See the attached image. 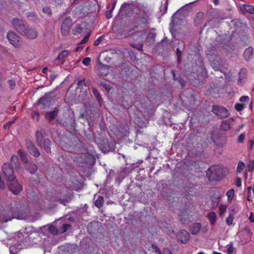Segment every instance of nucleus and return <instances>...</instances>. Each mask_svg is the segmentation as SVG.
Instances as JSON below:
<instances>
[{"label":"nucleus","instance_id":"obj_4","mask_svg":"<svg viewBox=\"0 0 254 254\" xmlns=\"http://www.w3.org/2000/svg\"><path fill=\"white\" fill-rule=\"evenodd\" d=\"M7 38L11 45L16 48L21 46L20 37L13 31H9L7 34Z\"/></svg>","mask_w":254,"mask_h":254},{"label":"nucleus","instance_id":"obj_6","mask_svg":"<svg viewBox=\"0 0 254 254\" xmlns=\"http://www.w3.org/2000/svg\"><path fill=\"white\" fill-rule=\"evenodd\" d=\"M11 23L14 29L20 34L22 33L27 26L26 23L22 19L17 18H13L12 20Z\"/></svg>","mask_w":254,"mask_h":254},{"label":"nucleus","instance_id":"obj_59","mask_svg":"<svg viewBox=\"0 0 254 254\" xmlns=\"http://www.w3.org/2000/svg\"><path fill=\"white\" fill-rule=\"evenodd\" d=\"M163 254H172V253L169 249L166 248L163 250Z\"/></svg>","mask_w":254,"mask_h":254},{"label":"nucleus","instance_id":"obj_30","mask_svg":"<svg viewBox=\"0 0 254 254\" xmlns=\"http://www.w3.org/2000/svg\"><path fill=\"white\" fill-rule=\"evenodd\" d=\"M71 225L69 223H65L62 225L61 228V230L60 231V233H63L65 232L68 228H70Z\"/></svg>","mask_w":254,"mask_h":254},{"label":"nucleus","instance_id":"obj_62","mask_svg":"<svg viewBox=\"0 0 254 254\" xmlns=\"http://www.w3.org/2000/svg\"><path fill=\"white\" fill-rule=\"evenodd\" d=\"M101 39H102V37H100L99 38H98L97 40H95V41L94 42V45L95 46H97L99 44V43H100L101 41Z\"/></svg>","mask_w":254,"mask_h":254},{"label":"nucleus","instance_id":"obj_24","mask_svg":"<svg viewBox=\"0 0 254 254\" xmlns=\"http://www.w3.org/2000/svg\"><path fill=\"white\" fill-rule=\"evenodd\" d=\"M18 154L20 156L22 161H23L24 163L27 162L28 159L26 157L25 153L22 150L19 149L18 151Z\"/></svg>","mask_w":254,"mask_h":254},{"label":"nucleus","instance_id":"obj_49","mask_svg":"<svg viewBox=\"0 0 254 254\" xmlns=\"http://www.w3.org/2000/svg\"><path fill=\"white\" fill-rule=\"evenodd\" d=\"M18 161V157L16 155H13L11 158V163L16 164Z\"/></svg>","mask_w":254,"mask_h":254},{"label":"nucleus","instance_id":"obj_64","mask_svg":"<svg viewBox=\"0 0 254 254\" xmlns=\"http://www.w3.org/2000/svg\"><path fill=\"white\" fill-rule=\"evenodd\" d=\"M0 188L1 189H3L5 188V184L3 181H2L1 179H0Z\"/></svg>","mask_w":254,"mask_h":254},{"label":"nucleus","instance_id":"obj_29","mask_svg":"<svg viewBox=\"0 0 254 254\" xmlns=\"http://www.w3.org/2000/svg\"><path fill=\"white\" fill-rule=\"evenodd\" d=\"M245 167V163L243 162L240 161L238 164L237 172L238 173H241V172L244 169Z\"/></svg>","mask_w":254,"mask_h":254},{"label":"nucleus","instance_id":"obj_13","mask_svg":"<svg viewBox=\"0 0 254 254\" xmlns=\"http://www.w3.org/2000/svg\"><path fill=\"white\" fill-rule=\"evenodd\" d=\"M27 217V214L24 213V214H19L12 218L9 216L6 215L3 218V222H7L9 221H11L12 219L15 218L17 220H25Z\"/></svg>","mask_w":254,"mask_h":254},{"label":"nucleus","instance_id":"obj_36","mask_svg":"<svg viewBox=\"0 0 254 254\" xmlns=\"http://www.w3.org/2000/svg\"><path fill=\"white\" fill-rule=\"evenodd\" d=\"M82 31V28L80 26H77L73 29L72 33L74 35H76L81 33Z\"/></svg>","mask_w":254,"mask_h":254},{"label":"nucleus","instance_id":"obj_54","mask_svg":"<svg viewBox=\"0 0 254 254\" xmlns=\"http://www.w3.org/2000/svg\"><path fill=\"white\" fill-rule=\"evenodd\" d=\"M59 201L62 204H63L64 205H66L68 202L69 200L65 199H59Z\"/></svg>","mask_w":254,"mask_h":254},{"label":"nucleus","instance_id":"obj_50","mask_svg":"<svg viewBox=\"0 0 254 254\" xmlns=\"http://www.w3.org/2000/svg\"><path fill=\"white\" fill-rule=\"evenodd\" d=\"M234 249L232 244L230 245L227 249L228 253L229 254H232L234 252Z\"/></svg>","mask_w":254,"mask_h":254},{"label":"nucleus","instance_id":"obj_51","mask_svg":"<svg viewBox=\"0 0 254 254\" xmlns=\"http://www.w3.org/2000/svg\"><path fill=\"white\" fill-rule=\"evenodd\" d=\"M90 37V33L87 34L86 36L83 38V39L81 41V44H84L86 43L89 40Z\"/></svg>","mask_w":254,"mask_h":254},{"label":"nucleus","instance_id":"obj_16","mask_svg":"<svg viewBox=\"0 0 254 254\" xmlns=\"http://www.w3.org/2000/svg\"><path fill=\"white\" fill-rule=\"evenodd\" d=\"M58 114V110H55L45 114V118L47 120L51 122L53 121Z\"/></svg>","mask_w":254,"mask_h":254},{"label":"nucleus","instance_id":"obj_57","mask_svg":"<svg viewBox=\"0 0 254 254\" xmlns=\"http://www.w3.org/2000/svg\"><path fill=\"white\" fill-rule=\"evenodd\" d=\"M101 217L102 218H100V220L102 221L107 222L109 220L108 219H107V218H108V217L105 215V214H103V217L101 216Z\"/></svg>","mask_w":254,"mask_h":254},{"label":"nucleus","instance_id":"obj_42","mask_svg":"<svg viewBox=\"0 0 254 254\" xmlns=\"http://www.w3.org/2000/svg\"><path fill=\"white\" fill-rule=\"evenodd\" d=\"M31 115L33 119L35 120L36 121H38L40 116L38 112H33L32 113Z\"/></svg>","mask_w":254,"mask_h":254},{"label":"nucleus","instance_id":"obj_15","mask_svg":"<svg viewBox=\"0 0 254 254\" xmlns=\"http://www.w3.org/2000/svg\"><path fill=\"white\" fill-rule=\"evenodd\" d=\"M26 164V169L28 170L31 174H34L36 171L37 170V167L33 163L28 162V161L27 163H25Z\"/></svg>","mask_w":254,"mask_h":254},{"label":"nucleus","instance_id":"obj_63","mask_svg":"<svg viewBox=\"0 0 254 254\" xmlns=\"http://www.w3.org/2000/svg\"><path fill=\"white\" fill-rule=\"evenodd\" d=\"M152 248L156 253L159 252V248L157 246L152 244Z\"/></svg>","mask_w":254,"mask_h":254},{"label":"nucleus","instance_id":"obj_56","mask_svg":"<svg viewBox=\"0 0 254 254\" xmlns=\"http://www.w3.org/2000/svg\"><path fill=\"white\" fill-rule=\"evenodd\" d=\"M181 53H182L181 51L179 49H177V55L178 62H180Z\"/></svg>","mask_w":254,"mask_h":254},{"label":"nucleus","instance_id":"obj_58","mask_svg":"<svg viewBox=\"0 0 254 254\" xmlns=\"http://www.w3.org/2000/svg\"><path fill=\"white\" fill-rule=\"evenodd\" d=\"M112 10H110L109 11H107L106 16H107V18L109 19L112 17Z\"/></svg>","mask_w":254,"mask_h":254},{"label":"nucleus","instance_id":"obj_7","mask_svg":"<svg viewBox=\"0 0 254 254\" xmlns=\"http://www.w3.org/2000/svg\"><path fill=\"white\" fill-rule=\"evenodd\" d=\"M176 238L179 243L185 244L189 241L190 235L186 230H181L176 234Z\"/></svg>","mask_w":254,"mask_h":254},{"label":"nucleus","instance_id":"obj_39","mask_svg":"<svg viewBox=\"0 0 254 254\" xmlns=\"http://www.w3.org/2000/svg\"><path fill=\"white\" fill-rule=\"evenodd\" d=\"M250 100V98L247 96H242L240 98V101L242 103V104H244L246 102H248Z\"/></svg>","mask_w":254,"mask_h":254},{"label":"nucleus","instance_id":"obj_45","mask_svg":"<svg viewBox=\"0 0 254 254\" xmlns=\"http://www.w3.org/2000/svg\"><path fill=\"white\" fill-rule=\"evenodd\" d=\"M63 219L64 221L68 220L70 222H72L73 221V218H72L70 215H67L65 216Z\"/></svg>","mask_w":254,"mask_h":254},{"label":"nucleus","instance_id":"obj_37","mask_svg":"<svg viewBox=\"0 0 254 254\" xmlns=\"http://www.w3.org/2000/svg\"><path fill=\"white\" fill-rule=\"evenodd\" d=\"M219 210L220 215V216L222 215V214L226 211V205H223V204L220 205L219 207Z\"/></svg>","mask_w":254,"mask_h":254},{"label":"nucleus","instance_id":"obj_8","mask_svg":"<svg viewBox=\"0 0 254 254\" xmlns=\"http://www.w3.org/2000/svg\"><path fill=\"white\" fill-rule=\"evenodd\" d=\"M72 24V19L70 17H68L66 18L61 25V33L64 36H67L71 28Z\"/></svg>","mask_w":254,"mask_h":254},{"label":"nucleus","instance_id":"obj_44","mask_svg":"<svg viewBox=\"0 0 254 254\" xmlns=\"http://www.w3.org/2000/svg\"><path fill=\"white\" fill-rule=\"evenodd\" d=\"M77 85H78V87H82L83 86H86L85 79H83L79 80L77 83Z\"/></svg>","mask_w":254,"mask_h":254},{"label":"nucleus","instance_id":"obj_27","mask_svg":"<svg viewBox=\"0 0 254 254\" xmlns=\"http://www.w3.org/2000/svg\"><path fill=\"white\" fill-rule=\"evenodd\" d=\"M92 91L94 96L96 97L98 101L100 103V102L102 101V97L98 90L95 88H92Z\"/></svg>","mask_w":254,"mask_h":254},{"label":"nucleus","instance_id":"obj_48","mask_svg":"<svg viewBox=\"0 0 254 254\" xmlns=\"http://www.w3.org/2000/svg\"><path fill=\"white\" fill-rule=\"evenodd\" d=\"M177 13H175L173 16L172 17V24L175 25V23H176L177 22H178V20L176 19H177Z\"/></svg>","mask_w":254,"mask_h":254},{"label":"nucleus","instance_id":"obj_61","mask_svg":"<svg viewBox=\"0 0 254 254\" xmlns=\"http://www.w3.org/2000/svg\"><path fill=\"white\" fill-rule=\"evenodd\" d=\"M249 220L251 222H254V214L251 212L249 216Z\"/></svg>","mask_w":254,"mask_h":254},{"label":"nucleus","instance_id":"obj_53","mask_svg":"<svg viewBox=\"0 0 254 254\" xmlns=\"http://www.w3.org/2000/svg\"><path fill=\"white\" fill-rule=\"evenodd\" d=\"M236 185L238 187H240L242 185V181L240 178H237L236 181Z\"/></svg>","mask_w":254,"mask_h":254},{"label":"nucleus","instance_id":"obj_22","mask_svg":"<svg viewBox=\"0 0 254 254\" xmlns=\"http://www.w3.org/2000/svg\"><path fill=\"white\" fill-rule=\"evenodd\" d=\"M93 223H89L87 227V232L93 238L96 237V234L97 230L96 229L93 230Z\"/></svg>","mask_w":254,"mask_h":254},{"label":"nucleus","instance_id":"obj_21","mask_svg":"<svg viewBox=\"0 0 254 254\" xmlns=\"http://www.w3.org/2000/svg\"><path fill=\"white\" fill-rule=\"evenodd\" d=\"M167 225L164 227V230L167 233V234L171 238L176 237V235L175 234V232L173 229H172V227H170L169 226H168L170 223H166Z\"/></svg>","mask_w":254,"mask_h":254},{"label":"nucleus","instance_id":"obj_9","mask_svg":"<svg viewBox=\"0 0 254 254\" xmlns=\"http://www.w3.org/2000/svg\"><path fill=\"white\" fill-rule=\"evenodd\" d=\"M21 35L29 39H35L38 37V33L36 29L27 26Z\"/></svg>","mask_w":254,"mask_h":254},{"label":"nucleus","instance_id":"obj_34","mask_svg":"<svg viewBox=\"0 0 254 254\" xmlns=\"http://www.w3.org/2000/svg\"><path fill=\"white\" fill-rule=\"evenodd\" d=\"M246 134L245 133H242L240 134L238 137L237 142L239 143H242L244 142V141L245 139Z\"/></svg>","mask_w":254,"mask_h":254},{"label":"nucleus","instance_id":"obj_19","mask_svg":"<svg viewBox=\"0 0 254 254\" xmlns=\"http://www.w3.org/2000/svg\"><path fill=\"white\" fill-rule=\"evenodd\" d=\"M248 70L246 68H243L240 69L239 73V81L242 82L247 78Z\"/></svg>","mask_w":254,"mask_h":254},{"label":"nucleus","instance_id":"obj_5","mask_svg":"<svg viewBox=\"0 0 254 254\" xmlns=\"http://www.w3.org/2000/svg\"><path fill=\"white\" fill-rule=\"evenodd\" d=\"M212 111L219 118H227L229 115L228 110L223 106L213 105Z\"/></svg>","mask_w":254,"mask_h":254},{"label":"nucleus","instance_id":"obj_25","mask_svg":"<svg viewBox=\"0 0 254 254\" xmlns=\"http://www.w3.org/2000/svg\"><path fill=\"white\" fill-rule=\"evenodd\" d=\"M244 9L250 13L254 14V5L245 4H243Z\"/></svg>","mask_w":254,"mask_h":254},{"label":"nucleus","instance_id":"obj_38","mask_svg":"<svg viewBox=\"0 0 254 254\" xmlns=\"http://www.w3.org/2000/svg\"><path fill=\"white\" fill-rule=\"evenodd\" d=\"M27 16L31 20H35L37 19V15L34 12L28 13Z\"/></svg>","mask_w":254,"mask_h":254},{"label":"nucleus","instance_id":"obj_40","mask_svg":"<svg viewBox=\"0 0 254 254\" xmlns=\"http://www.w3.org/2000/svg\"><path fill=\"white\" fill-rule=\"evenodd\" d=\"M248 169L249 172H252L253 171L254 169V161L250 162L248 165Z\"/></svg>","mask_w":254,"mask_h":254},{"label":"nucleus","instance_id":"obj_47","mask_svg":"<svg viewBox=\"0 0 254 254\" xmlns=\"http://www.w3.org/2000/svg\"><path fill=\"white\" fill-rule=\"evenodd\" d=\"M43 11L48 15H51L52 14L51 9L48 7H44L43 9Z\"/></svg>","mask_w":254,"mask_h":254},{"label":"nucleus","instance_id":"obj_20","mask_svg":"<svg viewBox=\"0 0 254 254\" xmlns=\"http://www.w3.org/2000/svg\"><path fill=\"white\" fill-rule=\"evenodd\" d=\"M44 228L48 229L49 233L53 235H57L60 233L59 230L56 227L52 225H46L44 226Z\"/></svg>","mask_w":254,"mask_h":254},{"label":"nucleus","instance_id":"obj_60","mask_svg":"<svg viewBox=\"0 0 254 254\" xmlns=\"http://www.w3.org/2000/svg\"><path fill=\"white\" fill-rule=\"evenodd\" d=\"M45 99H46L45 97H41V98H40L39 99V100L38 101V102L39 103H41V104H46V103L45 102Z\"/></svg>","mask_w":254,"mask_h":254},{"label":"nucleus","instance_id":"obj_33","mask_svg":"<svg viewBox=\"0 0 254 254\" xmlns=\"http://www.w3.org/2000/svg\"><path fill=\"white\" fill-rule=\"evenodd\" d=\"M234 213H235L234 209H233L231 212H230L229 215L226 219V222H232V221L234 218Z\"/></svg>","mask_w":254,"mask_h":254},{"label":"nucleus","instance_id":"obj_46","mask_svg":"<svg viewBox=\"0 0 254 254\" xmlns=\"http://www.w3.org/2000/svg\"><path fill=\"white\" fill-rule=\"evenodd\" d=\"M168 0H166L164 4V6H163V12L162 13V15L164 14V13H166V12L167 11V8H168Z\"/></svg>","mask_w":254,"mask_h":254},{"label":"nucleus","instance_id":"obj_14","mask_svg":"<svg viewBox=\"0 0 254 254\" xmlns=\"http://www.w3.org/2000/svg\"><path fill=\"white\" fill-rule=\"evenodd\" d=\"M232 119H229L223 121L220 126V129L223 131H227L231 128V123H233Z\"/></svg>","mask_w":254,"mask_h":254},{"label":"nucleus","instance_id":"obj_41","mask_svg":"<svg viewBox=\"0 0 254 254\" xmlns=\"http://www.w3.org/2000/svg\"><path fill=\"white\" fill-rule=\"evenodd\" d=\"M100 85L103 86V87H104L105 88V89L107 91H110V90H111V87L109 85L107 84V83H106L105 82H100Z\"/></svg>","mask_w":254,"mask_h":254},{"label":"nucleus","instance_id":"obj_17","mask_svg":"<svg viewBox=\"0 0 254 254\" xmlns=\"http://www.w3.org/2000/svg\"><path fill=\"white\" fill-rule=\"evenodd\" d=\"M192 225L190 226V232L193 235H195L198 233L201 227V223H192Z\"/></svg>","mask_w":254,"mask_h":254},{"label":"nucleus","instance_id":"obj_12","mask_svg":"<svg viewBox=\"0 0 254 254\" xmlns=\"http://www.w3.org/2000/svg\"><path fill=\"white\" fill-rule=\"evenodd\" d=\"M254 49L250 47L246 49L243 53V57L246 61H250L253 57Z\"/></svg>","mask_w":254,"mask_h":254},{"label":"nucleus","instance_id":"obj_28","mask_svg":"<svg viewBox=\"0 0 254 254\" xmlns=\"http://www.w3.org/2000/svg\"><path fill=\"white\" fill-rule=\"evenodd\" d=\"M226 195H227V196L228 197V200L229 201H231L233 199V197L234 196V189H231L230 190H229L227 192Z\"/></svg>","mask_w":254,"mask_h":254},{"label":"nucleus","instance_id":"obj_2","mask_svg":"<svg viewBox=\"0 0 254 254\" xmlns=\"http://www.w3.org/2000/svg\"><path fill=\"white\" fill-rule=\"evenodd\" d=\"M211 174L209 179L212 180L220 181L225 176L223 169L219 165H214L210 167L207 175Z\"/></svg>","mask_w":254,"mask_h":254},{"label":"nucleus","instance_id":"obj_10","mask_svg":"<svg viewBox=\"0 0 254 254\" xmlns=\"http://www.w3.org/2000/svg\"><path fill=\"white\" fill-rule=\"evenodd\" d=\"M9 190L14 194H18L22 190V186L19 183L17 180L15 179L13 181L8 182Z\"/></svg>","mask_w":254,"mask_h":254},{"label":"nucleus","instance_id":"obj_26","mask_svg":"<svg viewBox=\"0 0 254 254\" xmlns=\"http://www.w3.org/2000/svg\"><path fill=\"white\" fill-rule=\"evenodd\" d=\"M171 117L170 113L164 110L162 115V118L164 122H167L170 120Z\"/></svg>","mask_w":254,"mask_h":254},{"label":"nucleus","instance_id":"obj_1","mask_svg":"<svg viewBox=\"0 0 254 254\" xmlns=\"http://www.w3.org/2000/svg\"><path fill=\"white\" fill-rule=\"evenodd\" d=\"M37 141L38 145L43 148L47 153H51V141L46 138L45 134L42 131H38L36 133Z\"/></svg>","mask_w":254,"mask_h":254},{"label":"nucleus","instance_id":"obj_55","mask_svg":"<svg viewBox=\"0 0 254 254\" xmlns=\"http://www.w3.org/2000/svg\"><path fill=\"white\" fill-rule=\"evenodd\" d=\"M8 84H9V86H10V87H11V89H13V87L15 85V81L12 80H8Z\"/></svg>","mask_w":254,"mask_h":254},{"label":"nucleus","instance_id":"obj_3","mask_svg":"<svg viewBox=\"0 0 254 254\" xmlns=\"http://www.w3.org/2000/svg\"><path fill=\"white\" fill-rule=\"evenodd\" d=\"M2 169L3 174L8 182L13 181L15 179L11 165L5 163L2 167Z\"/></svg>","mask_w":254,"mask_h":254},{"label":"nucleus","instance_id":"obj_11","mask_svg":"<svg viewBox=\"0 0 254 254\" xmlns=\"http://www.w3.org/2000/svg\"><path fill=\"white\" fill-rule=\"evenodd\" d=\"M26 146L29 153L31 155L35 157H38L40 156V152L39 150L30 140L27 141Z\"/></svg>","mask_w":254,"mask_h":254},{"label":"nucleus","instance_id":"obj_18","mask_svg":"<svg viewBox=\"0 0 254 254\" xmlns=\"http://www.w3.org/2000/svg\"><path fill=\"white\" fill-rule=\"evenodd\" d=\"M94 199L95 200V205L97 207L100 208L103 206V204L104 202V197L103 196L100 195H95L94 196Z\"/></svg>","mask_w":254,"mask_h":254},{"label":"nucleus","instance_id":"obj_52","mask_svg":"<svg viewBox=\"0 0 254 254\" xmlns=\"http://www.w3.org/2000/svg\"><path fill=\"white\" fill-rule=\"evenodd\" d=\"M131 47H132L134 48H135L137 49L139 51H142V46L141 45H139L138 46H136V45L132 44L131 45Z\"/></svg>","mask_w":254,"mask_h":254},{"label":"nucleus","instance_id":"obj_31","mask_svg":"<svg viewBox=\"0 0 254 254\" xmlns=\"http://www.w3.org/2000/svg\"><path fill=\"white\" fill-rule=\"evenodd\" d=\"M138 29L137 26H135L133 28L129 29L125 34V37H127L129 36L132 35L134 34L135 32L136 31L137 29Z\"/></svg>","mask_w":254,"mask_h":254},{"label":"nucleus","instance_id":"obj_35","mask_svg":"<svg viewBox=\"0 0 254 254\" xmlns=\"http://www.w3.org/2000/svg\"><path fill=\"white\" fill-rule=\"evenodd\" d=\"M245 106V105L244 104L237 103L235 104V108L237 111L239 112L244 109Z\"/></svg>","mask_w":254,"mask_h":254},{"label":"nucleus","instance_id":"obj_23","mask_svg":"<svg viewBox=\"0 0 254 254\" xmlns=\"http://www.w3.org/2000/svg\"><path fill=\"white\" fill-rule=\"evenodd\" d=\"M69 55V51L68 50H64L58 55L57 60L60 61L64 58L67 57Z\"/></svg>","mask_w":254,"mask_h":254},{"label":"nucleus","instance_id":"obj_43","mask_svg":"<svg viewBox=\"0 0 254 254\" xmlns=\"http://www.w3.org/2000/svg\"><path fill=\"white\" fill-rule=\"evenodd\" d=\"M90 62L91 59L90 58H85L82 61V63L86 66H88Z\"/></svg>","mask_w":254,"mask_h":254},{"label":"nucleus","instance_id":"obj_32","mask_svg":"<svg viewBox=\"0 0 254 254\" xmlns=\"http://www.w3.org/2000/svg\"><path fill=\"white\" fill-rule=\"evenodd\" d=\"M207 217L210 222H215L216 214L213 212H211L207 214Z\"/></svg>","mask_w":254,"mask_h":254}]
</instances>
